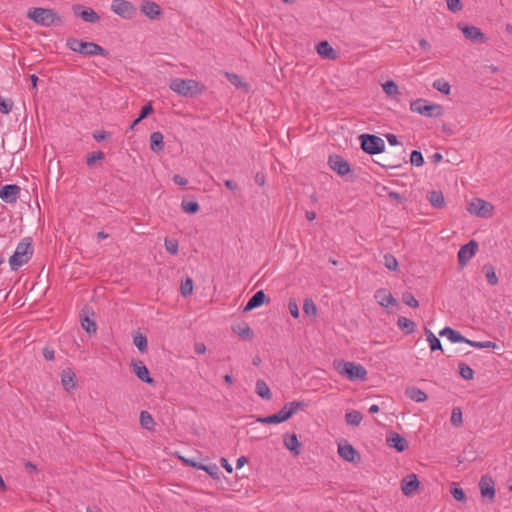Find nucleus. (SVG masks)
<instances>
[{"mask_svg": "<svg viewBox=\"0 0 512 512\" xmlns=\"http://www.w3.org/2000/svg\"><path fill=\"white\" fill-rule=\"evenodd\" d=\"M333 367L339 375L349 381H365L367 378V370L361 364L336 359L333 361Z\"/></svg>", "mask_w": 512, "mask_h": 512, "instance_id": "obj_1", "label": "nucleus"}, {"mask_svg": "<svg viewBox=\"0 0 512 512\" xmlns=\"http://www.w3.org/2000/svg\"><path fill=\"white\" fill-rule=\"evenodd\" d=\"M27 17L33 20L36 24L49 27L56 24H62V17L57 14L53 9L49 8H31Z\"/></svg>", "mask_w": 512, "mask_h": 512, "instance_id": "obj_2", "label": "nucleus"}, {"mask_svg": "<svg viewBox=\"0 0 512 512\" xmlns=\"http://www.w3.org/2000/svg\"><path fill=\"white\" fill-rule=\"evenodd\" d=\"M33 254V249L30 241L26 239L21 241L14 252L9 258V264L12 270H18L22 265L26 264Z\"/></svg>", "mask_w": 512, "mask_h": 512, "instance_id": "obj_3", "label": "nucleus"}, {"mask_svg": "<svg viewBox=\"0 0 512 512\" xmlns=\"http://www.w3.org/2000/svg\"><path fill=\"white\" fill-rule=\"evenodd\" d=\"M410 110L427 117H440L443 107L439 104L429 103L425 99H417L410 103Z\"/></svg>", "mask_w": 512, "mask_h": 512, "instance_id": "obj_4", "label": "nucleus"}, {"mask_svg": "<svg viewBox=\"0 0 512 512\" xmlns=\"http://www.w3.org/2000/svg\"><path fill=\"white\" fill-rule=\"evenodd\" d=\"M169 88L175 93L187 97L199 92V83L192 79L174 78L170 81Z\"/></svg>", "mask_w": 512, "mask_h": 512, "instance_id": "obj_5", "label": "nucleus"}, {"mask_svg": "<svg viewBox=\"0 0 512 512\" xmlns=\"http://www.w3.org/2000/svg\"><path fill=\"white\" fill-rule=\"evenodd\" d=\"M359 139L361 148L370 155L381 153L385 148L384 140L376 135L362 134Z\"/></svg>", "mask_w": 512, "mask_h": 512, "instance_id": "obj_6", "label": "nucleus"}, {"mask_svg": "<svg viewBox=\"0 0 512 512\" xmlns=\"http://www.w3.org/2000/svg\"><path fill=\"white\" fill-rule=\"evenodd\" d=\"M467 210L476 216L488 218L493 215L494 206L483 199L475 198L469 203Z\"/></svg>", "mask_w": 512, "mask_h": 512, "instance_id": "obj_7", "label": "nucleus"}, {"mask_svg": "<svg viewBox=\"0 0 512 512\" xmlns=\"http://www.w3.org/2000/svg\"><path fill=\"white\" fill-rule=\"evenodd\" d=\"M111 10L118 16L125 19H131L136 13L134 5L127 0H113Z\"/></svg>", "mask_w": 512, "mask_h": 512, "instance_id": "obj_8", "label": "nucleus"}, {"mask_svg": "<svg viewBox=\"0 0 512 512\" xmlns=\"http://www.w3.org/2000/svg\"><path fill=\"white\" fill-rule=\"evenodd\" d=\"M458 28L468 40L474 43H485L487 41L485 34L476 26L458 24Z\"/></svg>", "mask_w": 512, "mask_h": 512, "instance_id": "obj_9", "label": "nucleus"}, {"mask_svg": "<svg viewBox=\"0 0 512 512\" xmlns=\"http://www.w3.org/2000/svg\"><path fill=\"white\" fill-rule=\"evenodd\" d=\"M21 188L16 184H7L0 189V199L6 203L14 204L20 197Z\"/></svg>", "mask_w": 512, "mask_h": 512, "instance_id": "obj_10", "label": "nucleus"}, {"mask_svg": "<svg viewBox=\"0 0 512 512\" xmlns=\"http://www.w3.org/2000/svg\"><path fill=\"white\" fill-rule=\"evenodd\" d=\"M72 9L74 14L80 17L85 22L97 23L100 20V16L90 7L74 5Z\"/></svg>", "mask_w": 512, "mask_h": 512, "instance_id": "obj_11", "label": "nucleus"}, {"mask_svg": "<svg viewBox=\"0 0 512 512\" xmlns=\"http://www.w3.org/2000/svg\"><path fill=\"white\" fill-rule=\"evenodd\" d=\"M478 249V244L474 240H471L464 246L460 248L458 251V261L461 266L466 265V263L476 254Z\"/></svg>", "mask_w": 512, "mask_h": 512, "instance_id": "obj_12", "label": "nucleus"}, {"mask_svg": "<svg viewBox=\"0 0 512 512\" xmlns=\"http://www.w3.org/2000/svg\"><path fill=\"white\" fill-rule=\"evenodd\" d=\"M329 166L340 176H345L351 171L350 164L339 155L329 157Z\"/></svg>", "mask_w": 512, "mask_h": 512, "instance_id": "obj_13", "label": "nucleus"}, {"mask_svg": "<svg viewBox=\"0 0 512 512\" xmlns=\"http://www.w3.org/2000/svg\"><path fill=\"white\" fill-rule=\"evenodd\" d=\"M479 488L483 498L493 500L495 498V482L492 477L484 475L479 482Z\"/></svg>", "mask_w": 512, "mask_h": 512, "instance_id": "obj_14", "label": "nucleus"}, {"mask_svg": "<svg viewBox=\"0 0 512 512\" xmlns=\"http://www.w3.org/2000/svg\"><path fill=\"white\" fill-rule=\"evenodd\" d=\"M419 487V481L415 474L407 475L401 482V490L405 496H412Z\"/></svg>", "mask_w": 512, "mask_h": 512, "instance_id": "obj_15", "label": "nucleus"}, {"mask_svg": "<svg viewBox=\"0 0 512 512\" xmlns=\"http://www.w3.org/2000/svg\"><path fill=\"white\" fill-rule=\"evenodd\" d=\"M131 366L136 376L142 382H145L147 384H154V379L150 376L149 370L142 361L138 360L132 362Z\"/></svg>", "mask_w": 512, "mask_h": 512, "instance_id": "obj_16", "label": "nucleus"}, {"mask_svg": "<svg viewBox=\"0 0 512 512\" xmlns=\"http://www.w3.org/2000/svg\"><path fill=\"white\" fill-rule=\"evenodd\" d=\"M290 418V413L286 412V408L282 407L279 412L265 416V417H258L257 422L264 423V424H278L282 423Z\"/></svg>", "mask_w": 512, "mask_h": 512, "instance_id": "obj_17", "label": "nucleus"}, {"mask_svg": "<svg viewBox=\"0 0 512 512\" xmlns=\"http://www.w3.org/2000/svg\"><path fill=\"white\" fill-rule=\"evenodd\" d=\"M231 330L233 333L238 335L241 339L249 341L253 338V331L245 321H240L235 324H232Z\"/></svg>", "mask_w": 512, "mask_h": 512, "instance_id": "obj_18", "label": "nucleus"}, {"mask_svg": "<svg viewBox=\"0 0 512 512\" xmlns=\"http://www.w3.org/2000/svg\"><path fill=\"white\" fill-rule=\"evenodd\" d=\"M374 297L378 304L384 308H388L397 303L393 295L387 289L384 288L376 290Z\"/></svg>", "mask_w": 512, "mask_h": 512, "instance_id": "obj_19", "label": "nucleus"}, {"mask_svg": "<svg viewBox=\"0 0 512 512\" xmlns=\"http://www.w3.org/2000/svg\"><path fill=\"white\" fill-rule=\"evenodd\" d=\"M83 55L93 56V55H102L107 56L108 52L100 45L94 43V42H86L83 41L81 44V50L79 52Z\"/></svg>", "mask_w": 512, "mask_h": 512, "instance_id": "obj_20", "label": "nucleus"}, {"mask_svg": "<svg viewBox=\"0 0 512 512\" xmlns=\"http://www.w3.org/2000/svg\"><path fill=\"white\" fill-rule=\"evenodd\" d=\"M338 454L342 459L348 462H355L356 459H359L357 450L349 443L339 444Z\"/></svg>", "mask_w": 512, "mask_h": 512, "instance_id": "obj_21", "label": "nucleus"}, {"mask_svg": "<svg viewBox=\"0 0 512 512\" xmlns=\"http://www.w3.org/2000/svg\"><path fill=\"white\" fill-rule=\"evenodd\" d=\"M387 443L398 452H403L408 448L407 440L396 432H392L387 436Z\"/></svg>", "mask_w": 512, "mask_h": 512, "instance_id": "obj_22", "label": "nucleus"}, {"mask_svg": "<svg viewBox=\"0 0 512 512\" xmlns=\"http://www.w3.org/2000/svg\"><path fill=\"white\" fill-rule=\"evenodd\" d=\"M268 301H269V299H267V296L264 293V291L259 290L249 299L246 306L244 307V311L245 312L251 311L255 308L260 307L261 305H263L265 302H268Z\"/></svg>", "mask_w": 512, "mask_h": 512, "instance_id": "obj_23", "label": "nucleus"}, {"mask_svg": "<svg viewBox=\"0 0 512 512\" xmlns=\"http://www.w3.org/2000/svg\"><path fill=\"white\" fill-rule=\"evenodd\" d=\"M141 11L150 19H156L161 14L160 6L149 0L143 1Z\"/></svg>", "mask_w": 512, "mask_h": 512, "instance_id": "obj_24", "label": "nucleus"}, {"mask_svg": "<svg viewBox=\"0 0 512 512\" xmlns=\"http://www.w3.org/2000/svg\"><path fill=\"white\" fill-rule=\"evenodd\" d=\"M226 78L238 90L245 92V93H247L249 91L250 85L243 77H241L237 74L226 73Z\"/></svg>", "mask_w": 512, "mask_h": 512, "instance_id": "obj_25", "label": "nucleus"}, {"mask_svg": "<svg viewBox=\"0 0 512 512\" xmlns=\"http://www.w3.org/2000/svg\"><path fill=\"white\" fill-rule=\"evenodd\" d=\"M440 336H446L452 343H465L466 338L458 331L445 327L439 332Z\"/></svg>", "mask_w": 512, "mask_h": 512, "instance_id": "obj_26", "label": "nucleus"}, {"mask_svg": "<svg viewBox=\"0 0 512 512\" xmlns=\"http://www.w3.org/2000/svg\"><path fill=\"white\" fill-rule=\"evenodd\" d=\"M285 447L292 452L295 456L300 454V442L295 433L287 435L284 438Z\"/></svg>", "mask_w": 512, "mask_h": 512, "instance_id": "obj_27", "label": "nucleus"}, {"mask_svg": "<svg viewBox=\"0 0 512 512\" xmlns=\"http://www.w3.org/2000/svg\"><path fill=\"white\" fill-rule=\"evenodd\" d=\"M163 134L159 131L153 132L150 135V149L155 152L159 153L163 151L164 149V141H163Z\"/></svg>", "mask_w": 512, "mask_h": 512, "instance_id": "obj_28", "label": "nucleus"}, {"mask_svg": "<svg viewBox=\"0 0 512 512\" xmlns=\"http://www.w3.org/2000/svg\"><path fill=\"white\" fill-rule=\"evenodd\" d=\"M317 53L326 59H335L336 52L327 41H322L316 46Z\"/></svg>", "mask_w": 512, "mask_h": 512, "instance_id": "obj_29", "label": "nucleus"}, {"mask_svg": "<svg viewBox=\"0 0 512 512\" xmlns=\"http://www.w3.org/2000/svg\"><path fill=\"white\" fill-rule=\"evenodd\" d=\"M405 394L408 398L415 402H424L428 399L427 394L417 387H408L405 390Z\"/></svg>", "mask_w": 512, "mask_h": 512, "instance_id": "obj_30", "label": "nucleus"}, {"mask_svg": "<svg viewBox=\"0 0 512 512\" xmlns=\"http://www.w3.org/2000/svg\"><path fill=\"white\" fill-rule=\"evenodd\" d=\"M75 377V373L71 369H67L62 372L61 382L66 391L75 387Z\"/></svg>", "mask_w": 512, "mask_h": 512, "instance_id": "obj_31", "label": "nucleus"}, {"mask_svg": "<svg viewBox=\"0 0 512 512\" xmlns=\"http://www.w3.org/2000/svg\"><path fill=\"white\" fill-rule=\"evenodd\" d=\"M362 419V414L357 410H350L345 414V420L348 425L359 426Z\"/></svg>", "mask_w": 512, "mask_h": 512, "instance_id": "obj_32", "label": "nucleus"}, {"mask_svg": "<svg viewBox=\"0 0 512 512\" xmlns=\"http://www.w3.org/2000/svg\"><path fill=\"white\" fill-rule=\"evenodd\" d=\"M428 200L431 205L436 208H442L445 204L444 196L441 191H431L428 194Z\"/></svg>", "mask_w": 512, "mask_h": 512, "instance_id": "obj_33", "label": "nucleus"}, {"mask_svg": "<svg viewBox=\"0 0 512 512\" xmlns=\"http://www.w3.org/2000/svg\"><path fill=\"white\" fill-rule=\"evenodd\" d=\"M256 393L263 399L270 400L272 397L269 386L263 381L258 380L256 382Z\"/></svg>", "mask_w": 512, "mask_h": 512, "instance_id": "obj_34", "label": "nucleus"}, {"mask_svg": "<svg viewBox=\"0 0 512 512\" xmlns=\"http://www.w3.org/2000/svg\"><path fill=\"white\" fill-rule=\"evenodd\" d=\"M140 424L141 426L149 431L154 430L155 422L151 414L147 411H142L140 413Z\"/></svg>", "mask_w": 512, "mask_h": 512, "instance_id": "obj_35", "label": "nucleus"}, {"mask_svg": "<svg viewBox=\"0 0 512 512\" xmlns=\"http://www.w3.org/2000/svg\"><path fill=\"white\" fill-rule=\"evenodd\" d=\"M398 327L405 331L406 334H411L415 330V323L406 317H399L397 320Z\"/></svg>", "mask_w": 512, "mask_h": 512, "instance_id": "obj_36", "label": "nucleus"}, {"mask_svg": "<svg viewBox=\"0 0 512 512\" xmlns=\"http://www.w3.org/2000/svg\"><path fill=\"white\" fill-rule=\"evenodd\" d=\"M81 326L88 334L96 333L97 325L88 315H81Z\"/></svg>", "mask_w": 512, "mask_h": 512, "instance_id": "obj_37", "label": "nucleus"}, {"mask_svg": "<svg viewBox=\"0 0 512 512\" xmlns=\"http://www.w3.org/2000/svg\"><path fill=\"white\" fill-rule=\"evenodd\" d=\"M286 408V412L290 413V417L300 410H304L307 407V404L303 401H292L286 403L284 406Z\"/></svg>", "mask_w": 512, "mask_h": 512, "instance_id": "obj_38", "label": "nucleus"}, {"mask_svg": "<svg viewBox=\"0 0 512 512\" xmlns=\"http://www.w3.org/2000/svg\"><path fill=\"white\" fill-rule=\"evenodd\" d=\"M483 270L485 272V277L488 283L492 286L498 284V277L496 275L495 269L492 265L486 264L483 266Z\"/></svg>", "mask_w": 512, "mask_h": 512, "instance_id": "obj_39", "label": "nucleus"}, {"mask_svg": "<svg viewBox=\"0 0 512 512\" xmlns=\"http://www.w3.org/2000/svg\"><path fill=\"white\" fill-rule=\"evenodd\" d=\"M181 208L185 213L195 214L199 211L200 207L196 201H188L184 198L181 202Z\"/></svg>", "mask_w": 512, "mask_h": 512, "instance_id": "obj_40", "label": "nucleus"}, {"mask_svg": "<svg viewBox=\"0 0 512 512\" xmlns=\"http://www.w3.org/2000/svg\"><path fill=\"white\" fill-rule=\"evenodd\" d=\"M425 333L427 335V341L429 342L430 349L432 351L435 350H442V345L440 340L435 336L434 333H432L430 330L426 329Z\"/></svg>", "mask_w": 512, "mask_h": 512, "instance_id": "obj_41", "label": "nucleus"}, {"mask_svg": "<svg viewBox=\"0 0 512 512\" xmlns=\"http://www.w3.org/2000/svg\"><path fill=\"white\" fill-rule=\"evenodd\" d=\"M384 266L391 271H397L399 267L398 260L392 254L387 253L384 255Z\"/></svg>", "mask_w": 512, "mask_h": 512, "instance_id": "obj_42", "label": "nucleus"}, {"mask_svg": "<svg viewBox=\"0 0 512 512\" xmlns=\"http://www.w3.org/2000/svg\"><path fill=\"white\" fill-rule=\"evenodd\" d=\"M433 88L446 95L450 93L451 89L450 84L444 79H436L433 82Z\"/></svg>", "mask_w": 512, "mask_h": 512, "instance_id": "obj_43", "label": "nucleus"}, {"mask_svg": "<svg viewBox=\"0 0 512 512\" xmlns=\"http://www.w3.org/2000/svg\"><path fill=\"white\" fill-rule=\"evenodd\" d=\"M133 343L140 352L147 351L148 345L146 336L138 333L136 336H134Z\"/></svg>", "mask_w": 512, "mask_h": 512, "instance_id": "obj_44", "label": "nucleus"}, {"mask_svg": "<svg viewBox=\"0 0 512 512\" xmlns=\"http://www.w3.org/2000/svg\"><path fill=\"white\" fill-rule=\"evenodd\" d=\"M459 373L465 380H472L474 378V371L465 363H459Z\"/></svg>", "mask_w": 512, "mask_h": 512, "instance_id": "obj_45", "label": "nucleus"}, {"mask_svg": "<svg viewBox=\"0 0 512 512\" xmlns=\"http://www.w3.org/2000/svg\"><path fill=\"white\" fill-rule=\"evenodd\" d=\"M402 301L407 306L412 308H417L419 306V301L410 292H404L402 294Z\"/></svg>", "mask_w": 512, "mask_h": 512, "instance_id": "obj_46", "label": "nucleus"}, {"mask_svg": "<svg viewBox=\"0 0 512 512\" xmlns=\"http://www.w3.org/2000/svg\"><path fill=\"white\" fill-rule=\"evenodd\" d=\"M382 88L388 96H395L398 94V86L392 80L385 82L382 85Z\"/></svg>", "mask_w": 512, "mask_h": 512, "instance_id": "obj_47", "label": "nucleus"}, {"mask_svg": "<svg viewBox=\"0 0 512 512\" xmlns=\"http://www.w3.org/2000/svg\"><path fill=\"white\" fill-rule=\"evenodd\" d=\"M303 310L307 315L315 316L317 313V307L312 299H305L303 303Z\"/></svg>", "mask_w": 512, "mask_h": 512, "instance_id": "obj_48", "label": "nucleus"}, {"mask_svg": "<svg viewBox=\"0 0 512 512\" xmlns=\"http://www.w3.org/2000/svg\"><path fill=\"white\" fill-rule=\"evenodd\" d=\"M14 107V102L11 99H3L0 96V111L3 114H9Z\"/></svg>", "mask_w": 512, "mask_h": 512, "instance_id": "obj_49", "label": "nucleus"}, {"mask_svg": "<svg viewBox=\"0 0 512 512\" xmlns=\"http://www.w3.org/2000/svg\"><path fill=\"white\" fill-rule=\"evenodd\" d=\"M181 294L184 296V297H187L188 295H190L193 291V281L191 278H187L185 281H183L181 283Z\"/></svg>", "mask_w": 512, "mask_h": 512, "instance_id": "obj_50", "label": "nucleus"}, {"mask_svg": "<svg viewBox=\"0 0 512 512\" xmlns=\"http://www.w3.org/2000/svg\"><path fill=\"white\" fill-rule=\"evenodd\" d=\"M452 425L458 427L462 424V411L460 408L456 407L452 410L451 419Z\"/></svg>", "mask_w": 512, "mask_h": 512, "instance_id": "obj_51", "label": "nucleus"}, {"mask_svg": "<svg viewBox=\"0 0 512 512\" xmlns=\"http://www.w3.org/2000/svg\"><path fill=\"white\" fill-rule=\"evenodd\" d=\"M410 162L412 165H415L417 167L422 166L424 163V158H423L421 152H419L417 150H413L410 155Z\"/></svg>", "mask_w": 512, "mask_h": 512, "instance_id": "obj_52", "label": "nucleus"}, {"mask_svg": "<svg viewBox=\"0 0 512 512\" xmlns=\"http://www.w3.org/2000/svg\"><path fill=\"white\" fill-rule=\"evenodd\" d=\"M164 245L166 250L170 254H176L178 252V241L175 239L165 238Z\"/></svg>", "mask_w": 512, "mask_h": 512, "instance_id": "obj_53", "label": "nucleus"}, {"mask_svg": "<svg viewBox=\"0 0 512 512\" xmlns=\"http://www.w3.org/2000/svg\"><path fill=\"white\" fill-rule=\"evenodd\" d=\"M83 43V40L77 39V38H69L67 40V47L72 50L73 52L79 53L81 50V44Z\"/></svg>", "mask_w": 512, "mask_h": 512, "instance_id": "obj_54", "label": "nucleus"}, {"mask_svg": "<svg viewBox=\"0 0 512 512\" xmlns=\"http://www.w3.org/2000/svg\"><path fill=\"white\" fill-rule=\"evenodd\" d=\"M105 155L102 151H96L91 153L87 159L86 163L88 166H92L96 161L104 159Z\"/></svg>", "mask_w": 512, "mask_h": 512, "instance_id": "obj_55", "label": "nucleus"}, {"mask_svg": "<svg viewBox=\"0 0 512 512\" xmlns=\"http://www.w3.org/2000/svg\"><path fill=\"white\" fill-rule=\"evenodd\" d=\"M447 7L451 12L456 13L462 10L463 5L461 0H447Z\"/></svg>", "mask_w": 512, "mask_h": 512, "instance_id": "obj_56", "label": "nucleus"}, {"mask_svg": "<svg viewBox=\"0 0 512 512\" xmlns=\"http://www.w3.org/2000/svg\"><path fill=\"white\" fill-rule=\"evenodd\" d=\"M451 494L457 501H464L466 496L462 488L460 487H453L451 489Z\"/></svg>", "mask_w": 512, "mask_h": 512, "instance_id": "obj_57", "label": "nucleus"}, {"mask_svg": "<svg viewBox=\"0 0 512 512\" xmlns=\"http://www.w3.org/2000/svg\"><path fill=\"white\" fill-rule=\"evenodd\" d=\"M288 308H289V311H290L291 315L294 318H298L299 317V308H298V305H297L295 300H293V299L289 300Z\"/></svg>", "mask_w": 512, "mask_h": 512, "instance_id": "obj_58", "label": "nucleus"}, {"mask_svg": "<svg viewBox=\"0 0 512 512\" xmlns=\"http://www.w3.org/2000/svg\"><path fill=\"white\" fill-rule=\"evenodd\" d=\"M153 112V107L151 103H148L147 105L143 106L139 115L140 119H145Z\"/></svg>", "mask_w": 512, "mask_h": 512, "instance_id": "obj_59", "label": "nucleus"}, {"mask_svg": "<svg viewBox=\"0 0 512 512\" xmlns=\"http://www.w3.org/2000/svg\"><path fill=\"white\" fill-rule=\"evenodd\" d=\"M173 181L175 184L180 185V186H185L188 183L187 179L182 177L179 174H175L173 176Z\"/></svg>", "mask_w": 512, "mask_h": 512, "instance_id": "obj_60", "label": "nucleus"}, {"mask_svg": "<svg viewBox=\"0 0 512 512\" xmlns=\"http://www.w3.org/2000/svg\"><path fill=\"white\" fill-rule=\"evenodd\" d=\"M43 356L46 360L48 361H51L54 359V350L48 348V347H45L43 349Z\"/></svg>", "mask_w": 512, "mask_h": 512, "instance_id": "obj_61", "label": "nucleus"}, {"mask_svg": "<svg viewBox=\"0 0 512 512\" xmlns=\"http://www.w3.org/2000/svg\"><path fill=\"white\" fill-rule=\"evenodd\" d=\"M108 133L106 131H97L93 134V138L100 142L107 137Z\"/></svg>", "mask_w": 512, "mask_h": 512, "instance_id": "obj_62", "label": "nucleus"}, {"mask_svg": "<svg viewBox=\"0 0 512 512\" xmlns=\"http://www.w3.org/2000/svg\"><path fill=\"white\" fill-rule=\"evenodd\" d=\"M254 180L257 185L263 186L265 184V175L263 173H257Z\"/></svg>", "mask_w": 512, "mask_h": 512, "instance_id": "obj_63", "label": "nucleus"}, {"mask_svg": "<svg viewBox=\"0 0 512 512\" xmlns=\"http://www.w3.org/2000/svg\"><path fill=\"white\" fill-rule=\"evenodd\" d=\"M386 139L388 141V143L392 146L394 145H397L398 144V140H397V136L394 135V134H387L386 135Z\"/></svg>", "mask_w": 512, "mask_h": 512, "instance_id": "obj_64", "label": "nucleus"}]
</instances>
